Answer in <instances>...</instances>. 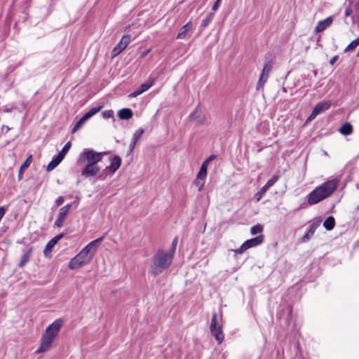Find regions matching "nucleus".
I'll return each instance as SVG.
<instances>
[{
  "label": "nucleus",
  "mask_w": 359,
  "mask_h": 359,
  "mask_svg": "<svg viewBox=\"0 0 359 359\" xmlns=\"http://www.w3.org/2000/svg\"><path fill=\"white\" fill-rule=\"evenodd\" d=\"M339 132L344 135H350L353 132V127L351 123H346L339 128Z\"/></svg>",
  "instance_id": "nucleus-24"
},
{
  "label": "nucleus",
  "mask_w": 359,
  "mask_h": 359,
  "mask_svg": "<svg viewBox=\"0 0 359 359\" xmlns=\"http://www.w3.org/2000/svg\"><path fill=\"white\" fill-rule=\"evenodd\" d=\"M339 180L332 179L317 187L308 195V203L315 205L327 198L336 190Z\"/></svg>",
  "instance_id": "nucleus-3"
},
{
  "label": "nucleus",
  "mask_w": 359,
  "mask_h": 359,
  "mask_svg": "<svg viewBox=\"0 0 359 359\" xmlns=\"http://www.w3.org/2000/svg\"><path fill=\"white\" fill-rule=\"evenodd\" d=\"M193 27L192 22L191 21L188 22L186 25L181 27L179 33L177 35V39H184L187 37L189 32L191 30Z\"/></svg>",
  "instance_id": "nucleus-17"
},
{
  "label": "nucleus",
  "mask_w": 359,
  "mask_h": 359,
  "mask_svg": "<svg viewBox=\"0 0 359 359\" xmlns=\"http://www.w3.org/2000/svg\"><path fill=\"white\" fill-rule=\"evenodd\" d=\"M263 231V226L260 224H257L253 226L250 229V233L252 235H256L257 233H261Z\"/></svg>",
  "instance_id": "nucleus-30"
},
{
  "label": "nucleus",
  "mask_w": 359,
  "mask_h": 359,
  "mask_svg": "<svg viewBox=\"0 0 359 359\" xmlns=\"http://www.w3.org/2000/svg\"><path fill=\"white\" fill-rule=\"evenodd\" d=\"M62 320L59 318L55 320L46 327L44 333L42 334L41 345L36 350V353H44L50 348L53 342L62 326Z\"/></svg>",
  "instance_id": "nucleus-4"
},
{
  "label": "nucleus",
  "mask_w": 359,
  "mask_h": 359,
  "mask_svg": "<svg viewBox=\"0 0 359 359\" xmlns=\"http://www.w3.org/2000/svg\"><path fill=\"white\" fill-rule=\"evenodd\" d=\"M104 236L100 237L86 245L75 257L69 262L68 266L72 270L81 268L89 264L95 255L99 245L103 241Z\"/></svg>",
  "instance_id": "nucleus-2"
},
{
  "label": "nucleus",
  "mask_w": 359,
  "mask_h": 359,
  "mask_svg": "<svg viewBox=\"0 0 359 359\" xmlns=\"http://www.w3.org/2000/svg\"><path fill=\"white\" fill-rule=\"evenodd\" d=\"M71 145L72 144L70 142H67L57 156H60L63 159L66 154L69 150Z\"/></svg>",
  "instance_id": "nucleus-27"
},
{
  "label": "nucleus",
  "mask_w": 359,
  "mask_h": 359,
  "mask_svg": "<svg viewBox=\"0 0 359 359\" xmlns=\"http://www.w3.org/2000/svg\"><path fill=\"white\" fill-rule=\"evenodd\" d=\"M273 64L271 62H267L264 64L259 79L257 84V90L263 88L265 83L268 80L269 74L272 69Z\"/></svg>",
  "instance_id": "nucleus-8"
},
{
  "label": "nucleus",
  "mask_w": 359,
  "mask_h": 359,
  "mask_svg": "<svg viewBox=\"0 0 359 359\" xmlns=\"http://www.w3.org/2000/svg\"><path fill=\"white\" fill-rule=\"evenodd\" d=\"M5 130H9V128H8V127H7V128H5Z\"/></svg>",
  "instance_id": "nucleus-46"
},
{
  "label": "nucleus",
  "mask_w": 359,
  "mask_h": 359,
  "mask_svg": "<svg viewBox=\"0 0 359 359\" xmlns=\"http://www.w3.org/2000/svg\"><path fill=\"white\" fill-rule=\"evenodd\" d=\"M5 130H9V128H8V127H7V128H5Z\"/></svg>",
  "instance_id": "nucleus-47"
},
{
  "label": "nucleus",
  "mask_w": 359,
  "mask_h": 359,
  "mask_svg": "<svg viewBox=\"0 0 359 359\" xmlns=\"http://www.w3.org/2000/svg\"><path fill=\"white\" fill-rule=\"evenodd\" d=\"M64 234L60 233L50 241H49L46 245L43 250V255L45 257L50 258L51 257V252L54 246L58 243V241L63 237Z\"/></svg>",
  "instance_id": "nucleus-15"
},
{
  "label": "nucleus",
  "mask_w": 359,
  "mask_h": 359,
  "mask_svg": "<svg viewBox=\"0 0 359 359\" xmlns=\"http://www.w3.org/2000/svg\"><path fill=\"white\" fill-rule=\"evenodd\" d=\"M215 158V156L212 155V156H209L208 158L206 159L205 161H208V163L210 161L213 160Z\"/></svg>",
  "instance_id": "nucleus-43"
},
{
  "label": "nucleus",
  "mask_w": 359,
  "mask_h": 359,
  "mask_svg": "<svg viewBox=\"0 0 359 359\" xmlns=\"http://www.w3.org/2000/svg\"><path fill=\"white\" fill-rule=\"evenodd\" d=\"M208 161H204L200 168L201 172H205L207 174V170H208Z\"/></svg>",
  "instance_id": "nucleus-35"
},
{
  "label": "nucleus",
  "mask_w": 359,
  "mask_h": 359,
  "mask_svg": "<svg viewBox=\"0 0 359 359\" xmlns=\"http://www.w3.org/2000/svg\"><path fill=\"white\" fill-rule=\"evenodd\" d=\"M121 158L118 156H114L110 158V165L104 169L105 172L113 175L120 168Z\"/></svg>",
  "instance_id": "nucleus-14"
},
{
  "label": "nucleus",
  "mask_w": 359,
  "mask_h": 359,
  "mask_svg": "<svg viewBox=\"0 0 359 359\" xmlns=\"http://www.w3.org/2000/svg\"><path fill=\"white\" fill-rule=\"evenodd\" d=\"M359 45V36L353 40L351 43H350L346 48H345V52H348L350 50H353Z\"/></svg>",
  "instance_id": "nucleus-26"
},
{
  "label": "nucleus",
  "mask_w": 359,
  "mask_h": 359,
  "mask_svg": "<svg viewBox=\"0 0 359 359\" xmlns=\"http://www.w3.org/2000/svg\"><path fill=\"white\" fill-rule=\"evenodd\" d=\"M86 122V121L85 120V118L83 117H81L77 122L74 125L73 129H72V133H75L76 131H77L79 129H80L82 126Z\"/></svg>",
  "instance_id": "nucleus-28"
},
{
  "label": "nucleus",
  "mask_w": 359,
  "mask_h": 359,
  "mask_svg": "<svg viewBox=\"0 0 359 359\" xmlns=\"http://www.w3.org/2000/svg\"><path fill=\"white\" fill-rule=\"evenodd\" d=\"M331 105V101H325L318 103L309 116L307 121L314 119L319 114L329 109Z\"/></svg>",
  "instance_id": "nucleus-9"
},
{
  "label": "nucleus",
  "mask_w": 359,
  "mask_h": 359,
  "mask_svg": "<svg viewBox=\"0 0 359 359\" xmlns=\"http://www.w3.org/2000/svg\"><path fill=\"white\" fill-rule=\"evenodd\" d=\"M63 159L59 156H57L56 157H55L47 165V170L48 171H51L53 170L54 168H55L60 163V162L62 161Z\"/></svg>",
  "instance_id": "nucleus-22"
},
{
  "label": "nucleus",
  "mask_w": 359,
  "mask_h": 359,
  "mask_svg": "<svg viewBox=\"0 0 359 359\" xmlns=\"http://www.w3.org/2000/svg\"><path fill=\"white\" fill-rule=\"evenodd\" d=\"M357 56L359 57V49H358V53H357Z\"/></svg>",
  "instance_id": "nucleus-45"
},
{
  "label": "nucleus",
  "mask_w": 359,
  "mask_h": 359,
  "mask_svg": "<svg viewBox=\"0 0 359 359\" xmlns=\"http://www.w3.org/2000/svg\"><path fill=\"white\" fill-rule=\"evenodd\" d=\"M32 160V155H29L27 158V159L23 162V163L21 165V166L20 167L19 172H18V179L19 180L22 179L24 170L29 166V165L31 164Z\"/></svg>",
  "instance_id": "nucleus-21"
},
{
  "label": "nucleus",
  "mask_w": 359,
  "mask_h": 359,
  "mask_svg": "<svg viewBox=\"0 0 359 359\" xmlns=\"http://www.w3.org/2000/svg\"><path fill=\"white\" fill-rule=\"evenodd\" d=\"M177 243H178V238H175L172 242V245H171L170 249L169 250H167L166 252H172V255L174 256Z\"/></svg>",
  "instance_id": "nucleus-32"
},
{
  "label": "nucleus",
  "mask_w": 359,
  "mask_h": 359,
  "mask_svg": "<svg viewBox=\"0 0 359 359\" xmlns=\"http://www.w3.org/2000/svg\"><path fill=\"white\" fill-rule=\"evenodd\" d=\"M154 79L149 78L144 83H142L138 89L135 90L133 93H130L128 95V97L132 98V97H135L142 94L143 93H144L145 91L149 90L154 85Z\"/></svg>",
  "instance_id": "nucleus-13"
},
{
  "label": "nucleus",
  "mask_w": 359,
  "mask_h": 359,
  "mask_svg": "<svg viewBox=\"0 0 359 359\" xmlns=\"http://www.w3.org/2000/svg\"><path fill=\"white\" fill-rule=\"evenodd\" d=\"M221 1L222 0H217L215 2V4H213L212 8V11H216L218 9L219 4L221 3Z\"/></svg>",
  "instance_id": "nucleus-38"
},
{
  "label": "nucleus",
  "mask_w": 359,
  "mask_h": 359,
  "mask_svg": "<svg viewBox=\"0 0 359 359\" xmlns=\"http://www.w3.org/2000/svg\"><path fill=\"white\" fill-rule=\"evenodd\" d=\"M194 184L196 187H198V191H201L204 188L205 180H200L198 178H196L194 181Z\"/></svg>",
  "instance_id": "nucleus-31"
},
{
  "label": "nucleus",
  "mask_w": 359,
  "mask_h": 359,
  "mask_svg": "<svg viewBox=\"0 0 359 359\" xmlns=\"http://www.w3.org/2000/svg\"><path fill=\"white\" fill-rule=\"evenodd\" d=\"M102 117L105 119L113 118H114V111L113 110H106L102 112Z\"/></svg>",
  "instance_id": "nucleus-33"
},
{
  "label": "nucleus",
  "mask_w": 359,
  "mask_h": 359,
  "mask_svg": "<svg viewBox=\"0 0 359 359\" xmlns=\"http://www.w3.org/2000/svg\"><path fill=\"white\" fill-rule=\"evenodd\" d=\"M278 178L279 177L278 175H273L270 180L267 181L266 184L262 187V189L255 195V198L257 202L261 200L267 190L278 180Z\"/></svg>",
  "instance_id": "nucleus-12"
},
{
  "label": "nucleus",
  "mask_w": 359,
  "mask_h": 359,
  "mask_svg": "<svg viewBox=\"0 0 359 359\" xmlns=\"http://www.w3.org/2000/svg\"><path fill=\"white\" fill-rule=\"evenodd\" d=\"M335 224L334 218L332 216L328 217L323 222V226L328 231L332 230Z\"/></svg>",
  "instance_id": "nucleus-25"
},
{
  "label": "nucleus",
  "mask_w": 359,
  "mask_h": 359,
  "mask_svg": "<svg viewBox=\"0 0 359 359\" xmlns=\"http://www.w3.org/2000/svg\"><path fill=\"white\" fill-rule=\"evenodd\" d=\"M337 59H338V56L337 55H335V56L332 57L331 58V60H330V64L331 65H333L337 62Z\"/></svg>",
  "instance_id": "nucleus-41"
},
{
  "label": "nucleus",
  "mask_w": 359,
  "mask_h": 359,
  "mask_svg": "<svg viewBox=\"0 0 359 359\" xmlns=\"http://www.w3.org/2000/svg\"><path fill=\"white\" fill-rule=\"evenodd\" d=\"M130 36L124 35L119 43L113 48L111 51V57H115L119 55L130 43Z\"/></svg>",
  "instance_id": "nucleus-11"
},
{
  "label": "nucleus",
  "mask_w": 359,
  "mask_h": 359,
  "mask_svg": "<svg viewBox=\"0 0 359 359\" xmlns=\"http://www.w3.org/2000/svg\"><path fill=\"white\" fill-rule=\"evenodd\" d=\"M206 176L207 174L205 172L199 171L198 173L197 174L196 178H198L200 180H205Z\"/></svg>",
  "instance_id": "nucleus-37"
},
{
  "label": "nucleus",
  "mask_w": 359,
  "mask_h": 359,
  "mask_svg": "<svg viewBox=\"0 0 359 359\" xmlns=\"http://www.w3.org/2000/svg\"><path fill=\"white\" fill-rule=\"evenodd\" d=\"M144 132V130L143 128H139L133 133L132 142L129 146V150L130 152H132L134 150L137 142L141 138Z\"/></svg>",
  "instance_id": "nucleus-18"
},
{
  "label": "nucleus",
  "mask_w": 359,
  "mask_h": 359,
  "mask_svg": "<svg viewBox=\"0 0 359 359\" xmlns=\"http://www.w3.org/2000/svg\"><path fill=\"white\" fill-rule=\"evenodd\" d=\"M263 241L264 236L259 235L255 238L247 240L241 245V246L239 248L234 250L233 252L236 254L241 255L247 250L260 245L261 243H262Z\"/></svg>",
  "instance_id": "nucleus-7"
},
{
  "label": "nucleus",
  "mask_w": 359,
  "mask_h": 359,
  "mask_svg": "<svg viewBox=\"0 0 359 359\" xmlns=\"http://www.w3.org/2000/svg\"><path fill=\"white\" fill-rule=\"evenodd\" d=\"M222 314L218 315L216 313L212 314L211 319V323L210 326V332L212 336L215 337L216 341L219 344L224 339V334L222 332Z\"/></svg>",
  "instance_id": "nucleus-6"
},
{
  "label": "nucleus",
  "mask_w": 359,
  "mask_h": 359,
  "mask_svg": "<svg viewBox=\"0 0 359 359\" xmlns=\"http://www.w3.org/2000/svg\"><path fill=\"white\" fill-rule=\"evenodd\" d=\"M107 174H109V172H105L104 170H103L102 173L100 174L99 176H98V179L99 180H103L106 178Z\"/></svg>",
  "instance_id": "nucleus-40"
},
{
  "label": "nucleus",
  "mask_w": 359,
  "mask_h": 359,
  "mask_svg": "<svg viewBox=\"0 0 359 359\" xmlns=\"http://www.w3.org/2000/svg\"><path fill=\"white\" fill-rule=\"evenodd\" d=\"M65 201V199H64V197L62 196H59L56 200H55V205L57 206H60Z\"/></svg>",
  "instance_id": "nucleus-36"
},
{
  "label": "nucleus",
  "mask_w": 359,
  "mask_h": 359,
  "mask_svg": "<svg viewBox=\"0 0 359 359\" xmlns=\"http://www.w3.org/2000/svg\"><path fill=\"white\" fill-rule=\"evenodd\" d=\"M151 51V49H148L147 50H145L144 52L142 53H141V57H144L145 56H147Z\"/></svg>",
  "instance_id": "nucleus-42"
},
{
  "label": "nucleus",
  "mask_w": 359,
  "mask_h": 359,
  "mask_svg": "<svg viewBox=\"0 0 359 359\" xmlns=\"http://www.w3.org/2000/svg\"><path fill=\"white\" fill-rule=\"evenodd\" d=\"M212 19H213V15L209 14L208 15L206 16V18L204 20H203L201 27L203 28L206 27L210 23V22L212 20Z\"/></svg>",
  "instance_id": "nucleus-29"
},
{
  "label": "nucleus",
  "mask_w": 359,
  "mask_h": 359,
  "mask_svg": "<svg viewBox=\"0 0 359 359\" xmlns=\"http://www.w3.org/2000/svg\"><path fill=\"white\" fill-rule=\"evenodd\" d=\"M102 153L93 149H86L81 152L77 159L79 165H85L81 170V175L85 177H90L97 175L100 168L97 164L102 161Z\"/></svg>",
  "instance_id": "nucleus-1"
},
{
  "label": "nucleus",
  "mask_w": 359,
  "mask_h": 359,
  "mask_svg": "<svg viewBox=\"0 0 359 359\" xmlns=\"http://www.w3.org/2000/svg\"><path fill=\"white\" fill-rule=\"evenodd\" d=\"M316 228L315 226H311L310 230L308 231V233L304 236L303 241H306L309 239V237L313 235L315 232Z\"/></svg>",
  "instance_id": "nucleus-34"
},
{
  "label": "nucleus",
  "mask_w": 359,
  "mask_h": 359,
  "mask_svg": "<svg viewBox=\"0 0 359 359\" xmlns=\"http://www.w3.org/2000/svg\"><path fill=\"white\" fill-rule=\"evenodd\" d=\"M351 14H352L351 8L350 6L346 7L345 9V15L346 17H348V16L351 15Z\"/></svg>",
  "instance_id": "nucleus-39"
},
{
  "label": "nucleus",
  "mask_w": 359,
  "mask_h": 359,
  "mask_svg": "<svg viewBox=\"0 0 359 359\" xmlns=\"http://www.w3.org/2000/svg\"><path fill=\"white\" fill-rule=\"evenodd\" d=\"M332 21L333 18L332 17H328L323 20L319 21L315 27V32L318 33L324 31L327 27L331 25Z\"/></svg>",
  "instance_id": "nucleus-16"
},
{
  "label": "nucleus",
  "mask_w": 359,
  "mask_h": 359,
  "mask_svg": "<svg viewBox=\"0 0 359 359\" xmlns=\"http://www.w3.org/2000/svg\"><path fill=\"white\" fill-rule=\"evenodd\" d=\"M33 248L32 247H29L26 250L24 251L23 255H22L21 259L18 264L19 267L24 266L29 260Z\"/></svg>",
  "instance_id": "nucleus-19"
},
{
  "label": "nucleus",
  "mask_w": 359,
  "mask_h": 359,
  "mask_svg": "<svg viewBox=\"0 0 359 359\" xmlns=\"http://www.w3.org/2000/svg\"><path fill=\"white\" fill-rule=\"evenodd\" d=\"M355 8L356 10L359 11V0L356 2Z\"/></svg>",
  "instance_id": "nucleus-44"
},
{
  "label": "nucleus",
  "mask_w": 359,
  "mask_h": 359,
  "mask_svg": "<svg viewBox=\"0 0 359 359\" xmlns=\"http://www.w3.org/2000/svg\"><path fill=\"white\" fill-rule=\"evenodd\" d=\"M172 252L159 250L154 255L150 266L151 273L157 276L168 268L172 262Z\"/></svg>",
  "instance_id": "nucleus-5"
},
{
  "label": "nucleus",
  "mask_w": 359,
  "mask_h": 359,
  "mask_svg": "<svg viewBox=\"0 0 359 359\" xmlns=\"http://www.w3.org/2000/svg\"><path fill=\"white\" fill-rule=\"evenodd\" d=\"M133 115V111L129 108H123L119 110L118 116L120 119L128 120L132 118Z\"/></svg>",
  "instance_id": "nucleus-20"
},
{
  "label": "nucleus",
  "mask_w": 359,
  "mask_h": 359,
  "mask_svg": "<svg viewBox=\"0 0 359 359\" xmlns=\"http://www.w3.org/2000/svg\"><path fill=\"white\" fill-rule=\"evenodd\" d=\"M73 204H78L76 202H74L72 203H69L63 207H62L59 210V214L57 217L55 222V225L57 227H61L63 225L64 221L71 210V208Z\"/></svg>",
  "instance_id": "nucleus-10"
},
{
  "label": "nucleus",
  "mask_w": 359,
  "mask_h": 359,
  "mask_svg": "<svg viewBox=\"0 0 359 359\" xmlns=\"http://www.w3.org/2000/svg\"><path fill=\"white\" fill-rule=\"evenodd\" d=\"M102 108V106L93 107V108L90 109L88 112H86L82 117H83L85 118V120L87 121L88 119H90L91 117H93L97 113H98L101 110Z\"/></svg>",
  "instance_id": "nucleus-23"
}]
</instances>
